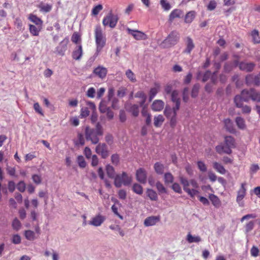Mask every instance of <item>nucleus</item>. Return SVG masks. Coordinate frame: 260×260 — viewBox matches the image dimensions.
<instances>
[{
  "label": "nucleus",
  "instance_id": "13d9d810",
  "mask_svg": "<svg viewBox=\"0 0 260 260\" xmlns=\"http://www.w3.org/2000/svg\"><path fill=\"white\" fill-rule=\"evenodd\" d=\"M16 188H17L19 191L23 192L26 189V184L23 181H19L16 185Z\"/></svg>",
  "mask_w": 260,
  "mask_h": 260
},
{
  "label": "nucleus",
  "instance_id": "f3484780",
  "mask_svg": "<svg viewBox=\"0 0 260 260\" xmlns=\"http://www.w3.org/2000/svg\"><path fill=\"white\" fill-rule=\"evenodd\" d=\"M159 221V216H149L146 218L145 220H144V224L145 226H153L156 224V223L158 222Z\"/></svg>",
  "mask_w": 260,
  "mask_h": 260
},
{
  "label": "nucleus",
  "instance_id": "864d4df0",
  "mask_svg": "<svg viewBox=\"0 0 260 260\" xmlns=\"http://www.w3.org/2000/svg\"><path fill=\"white\" fill-rule=\"evenodd\" d=\"M233 68L234 66L231 62H226L224 64L223 71L226 73H229L232 71Z\"/></svg>",
  "mask_w": 260,
  "mask_h": 260
},
{
  "label": "nucleus",
  "instance_id": "e433bc0d",
  "mask_svg": "<svg viewBox=\"0 0 260 260\" xmlns=\"http://www.w3.org/2000/svg\"><path fill=\"white\" fill-rule=\"evenodd\" d=\"M41 12L48 13L52 9V6L50 4H44L41 3L39 6Z\"/></svg>",
  "mask_w": 260,
  "mask_h": 260
},
{
  "label": "nucleus",
  "instance_id": "393cba45",
  "mask_svg": "<svg viewBox=\"0 0 260 260\" xmlns=\"http://www.w3.org/2000/svg\"><path fill=\"white\" fill-rule=\"evenodd\" d=\"M126 109L133 114V116L135 117L138 116L139 111V106L138 105L134 104L127 105V107H126Z\"/></svg>",
  "mask_w": 260,
  "mask_h": 260
},
{
  "label": "nucleus",
  "instance_id": "0eeeda50",
  "mask_svg": "<svg viewBox=\"0 0 260 260\" xmlns=\"http://www.w3.org/2000/svg\"><path fill=\"white\" fill-rule=\"evenodd\" d=\"M246 183H242L240 188L237 191L236 202L239 207H244V202L243 201V199H244L246 195Z\"/></svg>",
  "mask_w": 260,
  "mask_h": 260
},
{
  "label": "nucleus",
  "instance_id": "49530a36",
  "mask_svg": "<svg viewBox=\"0 0 260 260\" xmlns=\"http://www.w3.org/2000/svg\"><path fill=\"white\" fill-rule=\"evenodd\" d=\"M179 179H180V183L183 186V189H185L188 188V186L189 185V181H188L186 178H184L181 176L179 177Z\"/></svg>",
  "mask_w": 260,
  "mask_h": 260
},
{
  "label": "nucleus",
  "instance_id": "7c9ffc66",
  "mask_svg": "<svg viewBox=\"0 0 260 260\" xmlns=\"http://www.w3.org/2000/svg\"><path fill=\"white\" fill-rule=\"evenodd\" d=\"M236 124L238 128L240 129H245L246 128L245 121L244 118L240 116H238L236 118Z\"/></svg>",
  "mask_w": 260,
  "mask_h": 260
},
{
  "label": "nucleus",
  "instance_id": "f704fd0d",
  "mask_svg": "<svg viewBox=\"0 0 260 260\" xmlns=\"http://www.w3.org/2000/svg\"><path fill=\"white\" fill-rule=\"evenodd\" d=\"M154 169L155 172L158 175H162L165 170V166L159 162L154 164Z\"/></svg>",
  "mask_w": 260,
  "mask_h": 260
},
{
  "label": "nucleus",
  "instance_id": "f257e3e1",
  "mask_svg": "<svg viewBox=\"0 0 260 260\" xmlns=\"http://www.w3.org/2000/svg\"><path fill=\"white\" fill-rule=\"evenodd\" d=\"M234 103L236 106L241 107L242 102L246 103L252 101L253 102L260 103V91L255 88L244 89L241 91L240 94H237L234 97Z\"/></svg>",
  "mask_w": 260,
  "mask_h": 260
},
{
  "label": "nucleus",
  "instance_id": "0e129e2a",
  "mask_svg": "<svg viewBox=\"0 0 260 260\" xmlns=\"http://www.w3.org/2000/svg\"><path fill=\"white\" fill-rule=\"evenodd\" d=\"M90 114V111L88 110V108H83L80 110V116L82 118H85Z\"/></svg>",
  "mask_w": 260,
  "mask_h": 260
},
{
  "label": "nucleus",
  "instance_id": "f03ea898",
  "mask_svg": "<svg viewBox=\"0 0 260 260\" xmlns=\"http://www.w3.org/2000/svg\"><path fill=\"white\" fill-rule=\"evenodd\" d=\"M104 132L101 123L98 122L95 128H91L89 126L85 127V137L86 140L90 141L91 144L96 145L99 142V137L103 136Z\"/></svg>",
  "mask_w": 260,
  "mask_h": 260
},
{
  "label": "nucleus",
  "instance_id": "c756f323",
  "mask_svg": "<svg viewBox=\"0 0 260 260\" xmlns=\"http://www.w3.org/2000/svg\"><path fill=\"white\" fill-rule=\"evenodd\" d=\"M221 143L230 147H235V140L234 137L231 136H225L224 137V142Z\"/></svg>",
  "mask_w": 260,
  "mask_h": 260
},
{
  "label": "nucleus",
  "instance_id": "6e6d98bb",
  "mask_svg": "<svg viewBox=\"0 0 260 260\" xmlns=\"http://www.w3.org/2000/svg\"><path fill=\"white\" fill-rule=\"evenodd\" d=\"M184 191L186 192L188 195L190 196L191 198H193L196 194H198L199 191L196 189H190L189 188L183 189Z\"/></svg>",
  "mask_w": 260,
  "mask_h": 260
},
{
  "label": "nucleus",
  "instance_id": "6e6552de",
  "mask_svg": "<svg viewBox=\"0 0 260 260\" xmlns=\"http://www.w3.org/2000/svg\"><path fill=\"white\" fill-rule=\"evenodd\" d=\"M69 43V39L68 37H66L61 41L58 46L56 47V52L58 55L63 56L65 52L67 49V45Z\"/></svg>",
  "mask_w": 260,
  "mask_h": 260
},
{
  "label": "nucleus",
  "instance_id": "bf43d9fd",
  "mask_svg": "<svg viewBox=\"0 0 260 260\" xmlns=\"http://www.w3.org/2000/svg\"><path fill=\"white\" fill-rule=\"evenodd\" d=\"M198 168L202 172H205L207 170L205 164L202 161H197Z\"/></svg>",
  "mask_w": 260,
  "mask_h": 260
},
{
  "label": "nucleus",
  "instance_id": "72a5a7b5",
  "mask_svg": "<svg viewBox=\"0 0 260 260\" xmlns=\"http://www.w3.org/2000/svg\"><path fill=\"white\" fill-rule=\"evenodd\" d=\"M146 193L150 200L154 201L157 200V194L155 190L152 189H147Z\"/></svg>",
  "mask_w": 260,
  "mask_h": 260
},
{
  "label": "nucleus",
  "instance_id": "39448f33",
  "mask_svg": "<svg viewBox=\"0 0 260 260\" xmlns=\"http://www.w3.org/2000/svg\"><path fill=\"white\" fill-rule=\"evenodd\" d=\"M114 179V185L118 188L121 187L122 184L125 186L129 185L132 182L131 177L128 176L125 172H123L121 174H117Z\"/></svg>",
  "mask_w": 260,
  "mask_h": 260
},
{
  "label": "nucleus",
  "instance_id": "cd10ccee",
  "mask_svg": "<svg viewBox=\"0 0 260 260\" xmlns=\"http://www.w3.org/2000/svg\"><path fill=\"white\" fill-rule=\"evenodd\" d=\"M165 121V118H164L162 115H158L154 116V125L156 127H160L164 121Z\"/></svg>",
  "mask_w": 260,
  "mask_h": 260
},
{
  "label": "nucleus",
  "instance_id": "ddd939ff",
  "mask_svg": "<svg viewBox=\"0 0 260 260\" xmlns=\"http://www.w3.org/2000/svg\"><path fill=\"white\" fill-rule=\"evenodd\" d=\"M234 148L221 143L220 144L216 146L215 150L216 152L220 154L222 153L230 154L232 153V149Z\"/></svg>",
  "mask_w": 260,
  "mask_h": 260
},
{
  "label": "nucleus",
  "instance_id": "4468645a",
  "mask_svg": "<svg viewBox=\"0 0 260 260\" xmlns=\"http://www.w3.org/2000/svg\"><path fill=\"white\" fill-rule=\"evenodd\" d=\"M136 179H137L139 182L141 183H146L147 174L146 170L140 168L136 171Z\"/></svg>",
  "mask_w": 260,
  "mask_h": 260
},
{
  "label": "nucleus",
  "instance_id": "b1692460",
  "mask_svg": "<svg viewBox=\"0 0 260 260\" xmlns=\"http://www.w3.org/2000/svg\"><path fill=\"white\" fill-rule=\"evenodd\" d=\"M179 92L177 90H173L172 92V101L175 104L176 109L180 107V100L178 98Z\"/></svg>",
  "mask_w": 260,
  "mask_h": 260
},
{
  "label": "nucleus",
  "instance_id": "69168bd1",
  "mask_svg": "<svg viewBox=\"0 0 260 260\" xmlns=\"http://www.w3.org/2000/svg\"><path fill=\"white\" fill-rule=\"evenodd\" d=\"M210 201H212L213 205L216 206L217 205H219V200L216 196H215L214 194H211L210 196Z\"/></svg>",
  "mask_w": 260,
  "mask_h": 260
},
{
  "label": "nucleus",
  "instance_id": "1a4fd4ad",
  "mask_svg": "<svg viewBox=\"0 0 260 260\" xmlns=\"http://www.w3.org/2000/svg\"><path fill=\"white\" fill-rule=\"evenodd\" d=\"M95 152L99 155L101 156V157L105 159L109 156V150H108L107 146L105 143L98 144V146L95 148Z\"/></svg>",
  "mask_w": 260,
  "mask_h": 260
},
{
  "label": "nucleus",
  "instance_id": "dca6fc26",
  "mask_svg": "<svg viewBox=\"0 0 260 260\" xmlns=\"http://www.w3.org/2000/svg\"><path fill=\"white\" fill-rule=\"evenodd\" d=\"M224 128L227 132L231 134H235L236 131L234 126V123L230 118H226L223 120Z\"/></svg>",
  "mask_w": 260,
  "mask_h": 260
},
{
  "label": "nucleus",
  "instance_id": "37998d69",
  "mask_svg": "<svg viewBox=\"0 0 260 260\" xmlns=\"http://www.w3.org/2000/svg\"><path fill=\"white\" fill-rule=\"evenodd\" d=\"M77 163L80 168H85L86 165L85 159L81 155L78 156Z\"/></svg>",
  "mask_w": 260,
  "mask_h": 260
},
{
  "label": "nucleus",
  "instance_id": "3c124183",
  "mask_svg": "<svg viewBox=\"0 0 260 260\" xmlns=\"http://www.w3.org/2000/svg\"><path fill=\"white\" fill-rule=\"evenodd\" d=\"M253 78L254 75L252 74H249L246 76L245 79V84H247L248 86L253 84Z\"/></svg>",
  "mask_w": 260,
  "mask_h": 260
},
{
  "label": "nucleus",
  "instance_id": "aec40b11",
  "mask_svg": "<svg viewBox=\"0 0 260 260\" xmlns=\"http://www.w3.org/2000/svg\"><path fill=\"white\" fill-rule=\"evenodd\" d=\"M179 109H176V106L171 108L169 106H166L164 110V114L167 118H170L172 116H176L177 112Z\"/></svg>",
  "mask_w": 260,
  "mask_h": 260
},
{
  "label": "nucleus",
  "instance_id": "2eb2a0df",
  "mask_svg": "<svg viewBox=\"0 0 260 260\" xmlns=\"http://www.w3.org/2000/svg\"><path fill=\"white\" fill-rule=\"evenodd\" d=\"M93 74L100 79H103L107 76V69L103 66H99L93 70Z\"/></svg>",
  "mask_w": 260,
  "mask_h": 260
},
{
  "label": "nucleus",
  "instance_id": "f8f14e48",
  "mask_svg": "<svg viewBox=\"0 0 260 260\" xmlns=\"http://www.w3.org/2000/svg\"><path fill=\"white\" fill-rule=\"evenodd\" d=\"M105 220V217L104 215L98 214L93 217L91 219L88 221V224L95 226H101Z\"/></svg>",
  "mask_w": 260,
  "mask_h": 260
},
{
  "label": "nucleus",
  "instance_id": "a19ab883",
  "mask_svg": "<svg viewBox=\"0 0 260 260\" xmlns=\"http://www.w3.org/2000/svg\"><path fill=\"white\" fill-rule=\"evenodd\" d=\"M133 190L136 193L141 195L143 192V189L141 185L138 183H135L133 186Z\"/></svg>",
  "mask_w": 260,
  "mask_h": 260
},
{
  "label": "nucleus",
  "instance_id": "4c0bfd02",
  "mask_svg": "<svg viewBox=\"0 0 260 260\" xmlns=\"http://www.w3.org/2000/svg\"><path fill=\"white\" fill-rule=\"evenodd\" d=\"M164 180L166 184L173 183L174 181V177L170 172L165 173L164 175Z\"/></svg>",
  "mask_w": 260,
  "mask_h": 260
},
{
  "label": "nucleus",
  "instance_id": "9d476101",
  "mask_svg": "<svg viewBox=\"0 0 260 260\" xmlns=\"http://www.w3.org/2000/svg\"><path fill=\"white\" fill-rule=\"evenodd\" d=\"M255 64L252 62L241 61L239 64V69L241 71L250 73L253 71Z\"/></svg>",
  "mask_w": 260,
  "mask_h": 260
},
{
  "label": "nucleus",
  "instance_id": "c03bdc74",
  "mask_svg": "<svg viewBox=\"0 0 260 260\" xmlns=\"http://www.w3.org/2000/svg\"><path fill=\"white\" fill-rule=\"evenodd\" d=\"M200 85L199 83H196L193 86L191 90V97L196 98L198 95V92H199Z\"/></svg>",
  "mask_w": 260,
  "mask_h": 260
},
{
  "label": "nucleus",
  "instance_id": "9b49d317",
  "mask_svg": "<svg viewBox=\"0 0 260 260\" xmlns=\"http://www.w3.org/2000/svg\"><path fill=\"white\" fill-rule=\"evenodd\" d=\"M127 31L128 34L133 36L134 38L136 40H144L147 39L146 35H145L143 32L138 30L131 29L129 28H127Z\"/></svg>",
  "mask_w": 260,
  "mask_h": 260
},
{
  "label": "nucleus",
  "instance_id": "2f4dec72",
  "mask_svg": "<svg viewBox=\"0 0 260 260\" xmlns=\"http://www.w3.org/2000/svg\"><path fill=\"white\" fill-rule=\"evenodd\" d=\"M28 19L36 25H42V20L40 18L38 17L37 15L30 14L28 17Z\"/></svg>",
  "mask_w": 260,
  "mask_h": 260
},
{
  "label": "nucleus",
  "instance_id": "de8ad7c7",
  "mask_svg": "<svg viewBox=\"0 0 260 260\" xmlns=\"http://www.w3.org/2000/svg\"><path fill=\"white\" fill-rule=\"evenodd\" d=\"M103 9V6H102L101 4L95 6L92 8V10H91V15L94 16L98 15L99 13Z\"/></svg>",
  "mask_w": 260,
  "mask_h": 260
},
{
  "label": "nucleus",
  "instance_id": "c85d7f7f",
  "mask_svg": "<svg viewBox=\"0 0 260 260\" xmlns=\"http://www.w3.org/2000/svg\"><path fill=\"white\" fill-rule=\"evenodd\" d=\"M213 167L216 171L217 172L224 175L226 173V170L223 167V166L215 161L213 163Z\"/></svg>",
  "mask_w": 260,
  "mask_h": 260
},
{
  "label": "nucleus",
  "instance_id": "4be33fe9",
  "mask_svg": "<svg viewBox=\"0 0 260 260\" xmlns=\"http://www.w3.org/2000/svg\"><path fill=\"white\" fill-rule=\"evenodd\" d=\"M164 108V102L160 100H155L153 103L152 104L151 109L152 110L155 112H159L162 110Z\"/></svg>",
  "mask_w": 260,
  "mask_h": 260
},
{
  "label": "nucleus",
  "instance_id": "412c9836",
  "mask_svg": "<svg viewBox=\"0 0 260 260\" xmlns=\"http://www.w3.org/2000/svg\"><path fill=\"white\" fill-rule=\"evenodd\" d=\"M183 12L180 9H174L169 15V21L173 22V20L176 18H180Z\"/></svg>",
  "mask_w": 260,
  "mask_h": 260
},
{
  "label": "nucleus",
  "instance_id": "ea45409f",
  "mask_svg": "<svg viewBox=\"0 0 260 260\" xmlns=\"http://www.w3.org/2000/svg\"><path fill=\"white\" fill-rule=\"evenodd\" d=\"M251 36L252 37V41L254 43H260V38L258 36V32L257 30L253 29L252 32H251Z\"/></svg>",
  "mask_w": 260,
  "mask_h": 260
},
{
  "label": "nucleus",
  "instance_id": "c9c22d12",
  "mask_svg": "<svg viewBox=\"0 0 260 260\" xmlns=\"http://www.w3.org/2000/svg\"><path fill=\"white\" fill-rule=\"evenodd\" d=\"M106 169L107 176H108L111 179H114V178L116 176L115 173V170L114 167L108 165L106 166Z\"/></svg>",
  "mask_w": 260,
  "mask_h": 260
},
{
  "label": "nucleus",
  "instance_id": "bb28decb",
  "mask_svg": "<svg viewBox=\"0 0 260 260\" xmlns=\"http://www.w3.org/2000/svg\"><path fill=\"white\" fill-rule=\"evenodd\" d=\"M186 241L189 243H199L202 241V238L199 236H193L188 233L186 236Z\"/></svg>",
  "mask_w": 260,
  "mask_h": 260
},
{
  "label": "nucleus",
  "instance_id": "6ab92c4d",
  "mask_svg": "<svg viewBox=\"0 0 260 260\" xmlns=\"http://www.w3.org/2000/svg\"><path fill=\"white\" fill-rule=\"evenodd\" d=\"M194 48L193 41L189 37L186 38V48L183 51L184 53L190 54L193 49Z\"/></svg>",
  "mask_w": 260,
  "mask_h": 260
},
{
  "label": "nucleus",
  "instance_id": "680f3d73",
  "mask_svg": "<svg viewBox=\"0 0 260 260\" xmlns=\"http://www.w3.org/2000/svg\"><path fill=\"white\" fill-rule=\"evenodd\" d=\"M172 189L174 191L179 194H181L182 192L181 188L180 185L178 183H174L172 186Z\"/></svg>",
  "mask_w": 260,
  "mask_h": 260
},
{
  "label": "nucleus",
  "instance_id": "20e7f679",
  "mask_svg": "<svg viewBox=\"0 0 260 260\" xmlns=\"http://www.w3.org/2000/svg\"><path fill=\"white\" fill-rule=\"evenodd\" d=\"M180 35L176 30H173L170 32L164 41H162L160 46L163 48L171 47L178 43Z\"/></svg>",
  "mask_w": 260,
  "mask_h": 260
},
{
  "label": "nucleus",
  "instance_id": "5701e85b",
  "mask_svg": "<svg viewBox=\"0 0 260 260\" xmlns=\"http://www.w3.org/2000/svg\"><path fill=\"white\" fill-rule=\"evenodd\" d=\"M42 25H29V30L30 34L34 36H38Z\"/></svg>",
  "mask_w": 260,
  "mask_h": 260
},
{
  "label": "nucleus",
  "instance_id": "7ed1b4c3",
  "mask_svg": "<svg viewBox=\"0 0 260 260\" xmlns=\"http://www.w3.org/2000/svg\"><path fill=\"white\" fill-rule=\"evenodd\" d=\"M95 40L96 45V53L101 52L106 43V38L103 34L101 25H98L95 27Z\"/></svg>",
  "mask_w": 260,
  "mask_h": 260
},
{
  "label": "nucleus",
  "instance_id": "338daca9",
  "mask_svg": "<svg viewBox=\"0 0 260 260\" xmlns=\"http://www.w3.org/2000/svg\"><path fill=\"white\" fill-rule=\"evenodd\" d=\"M95 90L93 87H90L88 89L87 91V96L88 98H93L95 97Z\"/></svg>",
  "mask_w": 260,
  "mask_h": 260
},
{
  "label": "nucleus",
  "instance_id": "473e14b6",
  "mask_svg": "<svg viewBox=\"0 0 260 260\" xmlns=\"http://www.w3.org/2000/svg\"><path fill=\"white\" fill-rule=\"evenodd\" d=\"M135 97L141 99V101L139 102V106H143V105L146 101V95L144 93L141 91L136 92Z\"/></svg>",
  "mask_w": 260,
  "mask_h": 260
},
{
  "label": "nucleus",
  "instance_id": "09e8293b",
  "mask_svg": "<svg viewBox=\"0 0 260 260\" xmlns=\"http://www.w3.org/2000/svg\"><path fill=\"white\" fill-rule=\"evenodd\" d=\"M125 75L127 76V78L130 80V81L133 82H135L136 81L135 75H134L133 71H132L130 69H128L127 71H126Z\"/></svg>",
  "mask_w": 260,
  "mask_h": 260
},
{
  "label": "nucleus",
  "instance_id": "052dcab7",
  "mask_svg": "<svg viewBox=\"0 0 260 260\" xmlns=\"http://www.w3.org/2000/svg\"><path fill=\"white\" fill-rule=\"evenodd\" d=\"M11 241H12L13 244H19L21 241V237L18 234L14 235H13L12 239H11Z\"/></svg>",
  "mask_w": 260,
  "mask_h": 260
},
{
  "label": "nucleus",
  "instance_id": "a211bd4d",
  "mask_svg": "<svg viewBox=\"0 0 260 260\" xmlns=\"http://www.w3.org/2000/svg\"><path fill=\"white\" fill-rule=\"evenodd\" d=\"M83 54V50L82 45H78L72 52V58L75 60H79L82 57Z\"/></svg>",
  "mask_w": 260,
  "mask_h": 260
},
{
  "label": "nucleus",
  "instance_id": "58836bf2",
  "mask_svg": "<svg viewBox=\"0 0 260 260\" xmlns=\"http://www.w3.org/2000/svg\"><path fill=\"white\" fill-rule=\"evenodd\" d=\"M156 187L159 194L167 193V189L159 181H157L156 182Z\"/></svg>",
  "mask_w": 260,
  "mask_h": 260
},
{
  "label": "nucleus",
  "instance_id": "e2e57ef3",
  "mask_svg": "<svg viewBox=\"0 0 260 260\" xmlns=\"http://www.w3.org/2000/svg\"><path fill=\"white\" fill-rule=\"evenodd\" d=\"M254 227V222L250 221L245 225V233H248L253 230Z\"/></svg>",
  "mask_w": 260,
  "mask_h": 260
},
{
  "label": "nucleus",
  "instance_id": "8fccbe9b",
  "mask_svg": "<svg viewBox=\"0 0 260 260\" xmlns=\"http://www.w3.org/2000/svg\"><path fill=\"white\" fill-rule=\"evenodd\" d=\"M6 172H7L8 174L10 175L11 177H18L16 174V169L15 168L11 167L10 166H7L6 167Z\"/></svg>",
  "mask_w": 260,
  "mask_h": 260
},
{
  "label": "nucleus",
  "instance_id": "a18cd8bd",
  "mask_svg": "<svg viewBox=\"0 0 260 260\" xmlns=\"http://www.w3.org/2000/svg\"><path fill=\"white\" fill-rule=\"evenodd\" d=\"M160 5L165 11H169L171 8L170 4L167 2V0H160Z\"/></svg>",
  "mask_w": 260,
  "mask_h": 260
},
{
  "label": "nucleus",
  "instance_id": "603ef678",
  "mask_svg": "<svg viewBox=\"0 0 260 260\" xmlns=\"http://www.w3.org/2000/svg\"><path fill=\"white\" fill-rule=\"evenodd\" d=\"M238 108H242V113L246 114H250L251 112V108L248 105H243V102H242V106L241 107H238L236 106Z\"/></svg>",
  "mask_w": 260,
  "mask_h": 260
},
{
  "label": "nucleus",
  "instance_id": "4d7b16f0",
  "mask_svg": "<svg viewBox=\"0 0 260 260\" xmlns=\"http://www.w3.org/2000/svg\"><path fill=\"white\" fill-rule=\"evenodd\" d=\"M34 110L36 113H37L42 116L44 115L43 112L42 111V109L41 108L39 103H34Z\"/></svg>",
  "mask_w": 260,
  "mask_h": 260
},
{
  "label": "nucleus",
  "instance_id": "774afa93",
  "mask_svg": "<svg viewBox=\"0 0 260 260\" xmlns=\"http://www.w3.org/2000/svg\"><path fill=\"white\" fill-rule=\"evenodd\" d=\"M216 3L215 1H211L209 4H208L207 9L208 11H213L216 8Z\"/></svg>",
  "mask_w": 260,
  "mask_h": 260
},
{
  "label": "nucleus",
  "instance_id": "423d86ee",
  "mask_svg": "<svg viewBox=\"0 0 260 260\" xmlns=\"http://www.w3.org/2000/svg\"><path fill=\"white\" fill-rule=\"evenodd\" d=\"M118 20L117 16L111 12L104 17L103 24L105 26H108L111 28H115L117 25Z\"/></svg>",
  "mask_w": 260,
  "mask_h": 260
},
{
  "label": "nucleus",
  "instance_id": "5fc2aeb1",
  "mask_svg": "<svg viewBox=\"0 0 260 260\" xmlns=\"http://www.w3.org/2000/svg\"><path fill=\"white\" fill-rule=\"evenodd\" d=\"M21 222L17 218L13 219L12 222V227L14 230L16 231H18L21 228Z\"/></svg>",
  "mask_w": 260,
  "mask_h": 260
},
{
  "label": "nucleus",
  "instance_id": "a878e982",
  "mask_svg": "<svg viewBox=\"0 0 260 260\" xmlns=\"http://www.w3.org/2000/svg\"><path fill=\"white\" fill-rule=\"evenodd\" d=\"M196 16V12L193 10H191L186 13L184 16V22L187 24L191 23L194 19Z\"/></svg>",
  "mask_w": 260,
  "mask_h": 260
},
{
  "label": "nucleus",
  "instance_id": "79ce46f5",
  "mask_svg": "<svg viewBox=\"0 0 260 260\" xmlns=\"http://www.w3.org/2000/svg\"><path fill=\"white\" fill-rule=\"evenodd\" d=\"M24 236L26 239L29 241H32L35 239V233L31 230H26L24 232Z\"/></svg>",
  "mask_w": 260,
  "mask_h": 260
}]
</instances>
